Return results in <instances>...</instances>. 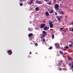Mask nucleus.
<instances>
[{"instance_id":"nucleus-40","label":"nucleus","mask_w":73,"mask_h":73,"mask_svg":"<svg viewBox=\"0 0 73 73\" xmlns=\"http://www.w3.org/2000/svg\"><path fill=\"white\" fill-rule=\"evenodd\" d=\"M63 50H64V51L66 50H65L64 49H63Z\"/></svg>"},{"instance_id":"nucleus-19","label":"nucleus","mask_w":73,"mask_h":73,"mask_svg":"<svg viewBox=\"0 0 73 73\" xmlns=\"http://www.w3.org/2000/svg\"><path fill=\"white\" fill-rule=\"evenodd\" d=\"M53 48V47H52V46H50L49 48L48 49H52V48Z\"/></svg>"},{"instance_id":"nucleus-30","label":"nucleus","mask_w":73,"mask_h":73,"mask_svg":"<svg viewBox=\"0 0 73 73\" xmlns=\"http://www.w3.org/2000/svg\"><path fill=\"white\" fill-rule=\"evenodd\" d=\"M70 42H71V44H73V42L71 41Z\"/></svg>"},{"instance_id":"nucleus-45","label":"nucleus","mask_w":73,"mask_h":73,"mask_svg":"<svg viewBox=\"0 0 73 73\" xmlns=\"http://www.w3.org/2000/svg\"><path fill=\"white\" fill-rule=\"evenodd\" d=\"M24 0V1H25V0Z\"/></svg>"},{"instance_id":"nucleus-22","label":"nucleus","mask_w":73,"mask_h":73,"mask_svg":"<svg viewBox=\"0 0 73 73\" xmlns=\"http://www.w3.org/2000/svg\"><path fill=\"white\" fill-rule=\"evenodd\" d=\"M20 6H23V3H20Z\"/></svg>"},{"instance_id":"nucleus-2","label":"nucleus","mask_w":73,"mask_h":73,"mask_svg":"<svg viewBox=\"0 0 73 73\" xmlns=\"http://www.w3.org/2000/svg\"><path fill=\"white\" fill-rule=\"evenodd\" d=\"M54 7L56 11H58V8H59V5H58V4H55Z\"/></svg>"},{"instance_id":"nucleus-36","label":"nucleus","mask_w":73,"mask_h":73,"mask_svg":"<svg viewBox=\"0 0 73 73\" xmlns=\"http://www.w3.org/2000/svg\"><path fill=\"white\" fill-rule=\"evenodd\" d=\"M58 65H61V63H58Z\"/></svg>"},{"instance_id":"nucleus-20","label":"nucleus","mask_w":73,"mask_h":73,"mask_svg":"<svg viewBox=\"0 0 73 73\" xmlns=\"http://www.w3.org/2000/svg\"><path fill=\"white\" fill-rule=\"evenodd\" d=\"M36 4H39V1H36Z\"/></svg>"},{"instance_id":"nucleus-11","label":"nucleus","mask_w":73,"mask_h":73,"mask_svg":"<svg viewBox=\"0 0 73 73\" xmlns=\"http://www.w3.org/2000/svg\"><path fill=\"white\" fill-rule=\"evenodd\" d=\"M33 36V34L30 33L28 35L29 37H31Z\"/></svg>"},{"instance_id":"nucleus-3","label":"nucleus","mask_w":73,"mask_h":73,"mask_svg":"<svg viewBox=\"0 0 73 73\" xmlns=\"http://www.w3.org/2000/svg\"><path fill=\"white\" fill-rule=\"evenodd\" d=\"M53 23V22L52 21L49 22V24L50 27V28H53V24H52Z\"/></svg>"},{"instance_id":"nucleus-37","label":"nucleus","mask_w":73,"mask_h":73,"mask_svg":"<svg viewBox=\"0 0 73 73\" xmlns=\"http://www.w3.org/2000/svg\"><path fill=\"white\" fill-rule=\"evenodd\" d=\"M71 63L72 64V65H73V62H71Z\"/></svg>"},{"instance_id":"nucleus-23","label":"nucleus","mask_w":73,"mask_h":73,"mask_svg":"<svg viewBox=\"0 0 73 73\" xmlns=\"http://www.w3.org/2000/svg\"><path fill=\"white\" fill-rule=\"evenodd\" d=\"M47 4H50V5H51V4H52V3L51 2H49V3H47Z\"/></svg>"},{"instance_id":"nucleus-15","label":"nucleus","mask_w":73,"mask_h":73,"mask_svg":"<svg viewBox=\"0 0 73 73\" xmlns=\"http://www.w3.org/2000/svg\"><path fill=\"white\" fill-rule=\"evenodd\" d=\"M52 39H53V38H54V34L52 35Z\"/></svg>"},{"instance_id":"nucleus-25","label":"nucleus","mask_w":73,"mask_h":73,"mask_svg":"<svg viewBox=\"0 0 73 73\" xmlns=\"http://www.w3.org/2000/svg\"><path fill=\"white\" fill-rule=\"evenodd\" d=\"M72 65V63H70L69 64V66H71Z\"/></svg>"},{"instance_id":"nucleus-13","label":"nucleus","mask_w":73,"mask_h":73,"mask_svg":"<svg viewBox=\"0 0 73 73\" xmlns=\"http://www.w3.org/2000/svg\"><path fill=\"white\" fill-rule=\"evenodd\" d=\"M33 0H31V1L29 3V4H30V5L32 4H33Z\"/></svg>"},{"instance_id":"nucleus-32","label":"nucleus","mask_w":73,"mask_h":73,"mask_svg":"<svg viewBox=\"0 0 73 73\" xmlns=\"http://www.w3.org/2000/svg\"><path fill=\"white\" fill-rule=\"evenodd\" d=\"M64 29V28H60V30H62V29Z\"/></svg>"},{"instance_id":"nucleus-44","label":"nucleus","mask_w":73,"mask_h":73,"mask_svg":"<svg viewBox=\"0 0 73 73\" xmlns=\"http://www.w3.org/2000/svg\"><path fill=\"white\" fill-rule=\"evenodd\" d=\"M63 66V65L61 66Z\"/></svg>"},{"instance_id":"nucleus-9","label":"nucleus","mask_w":73,"mask_h":73,"mask_svg":"<svg viewBox=\"0 0 73 73\" xmlns=\"http://www.w3.org/2000/svg\"><path fill=\"white\" fill-rule=\"evenodd\" d=\"M46 16H49V13H48V12L46 11Z\"/></svg>"},{"instance_id":"nucleus-8","label":"nucleus","mask_w":73,"mask_h":73,"mask_svg":"<svg viewBox=\"0 0 73 73\" xmlns=\"http://www.w3.org/2000/svg\"><path fill=\"white\" fill-rule=\"evenodd\" d=\"M59 13L60 15H64V12L62 11H60L59 12Z\"/></svg>"},{"instance_id":"nucleus-6","label":"nucleus","mask_w":73,"mask_h":73,"mask_svg":"<svg viewBox=\"0 0 73 73\" xmlns=\"http://www.w3.org/2000/svg\"><path fill=\"white\" fill-rule=\"evenodd\" d=\"M45 24H42L40 25V28H43L45 27Z\"/></svg>"},{"instance_id":"nucleus-7","label":"nucleus","mask_w":73,"mask_h":73,"mask_svg":"<svg viewBox=\"0 0 73 73\" xmlns=\"http://www.w3.org/2000/svg\"><path fill=\"white\" fill-rule=\"evenodd\" d=\"M42 35H45V36H47V34H46V31H42Z\"/></svg>"},{"instance_id":"nucleus-31","label":"nucleus","mask_w":73,"mask_h":73,"mask_svg":"<svg viewBox=\"0 0 73 73\" xmlns=\"http://www.w3.org/2000/svg\"><path fill=\"white\" fill-rule=\"evenodd\" d=\"M55 14L56 15H57V13H55Z\"/></svg>"},{"instance_id":"nucleus-47","label":"nucleus","mask_w":73,"mask_h":73,"mask_svg":"<svg viewBox=\"0 0 73 73\" xmlns=\"http://www.w3.org/2000/svg\"><path fill=\"white\" fill-rule=\"evenodd\" d=\"M55 0V1H56V0Z\"/></svg>"},{"instance_id":"nucleus-12","label":"nucleus","mask_w":73,"mask_h":73,"mask_svg":"<svg viewBox=\"0 0 73 73\" xmlns=\"http://www.w3.org/2000/svg\"><path fill=\"white\" fill-rule=\"evenodd\" d=\"M68 60H69V61H72V60H73V59L72 58L70 57L68 58Z\"/></svg>"},{"instance_id":"nucleus-38","label":"nucleus","mask_w":73,"mask_h":73,"mask_svg":"<svg viewBox=\"0 0 73 73\" xmlns=\"http://www.w3.org/2000/svg\"><path fill=\"white\" fill-rule=\"evenodd\" d=\"M65 17H66V18H67V17H68V16H66Z\"/></svg>"},{"instance_id":"nucleus-4","label":"nucleus","mask_w":73,"mask_h":73,"mask_svg":"<svg viewBox=\"0 0 73 73\" xmlns=\"http://www.w3.org/2000/svg\"><path fill=\"white\" fill-rule=\"evenodd\" d=\"M55 47L57 48H60V44L58 43H56L55 44Z\"/></svg>"},{"instance_id":"nucleus-17","label":"nucleus","mask_w":73,"mask_h":73,"mask_svg":"<svg viewBox=\"0 0 73 73\" xmlns=\"http://www.w3.org/2000/svg\"><path fill=\"white\" fill-rule=\"evenodd\" d=\"M61 54H63V52L61 51L59 52Z\"/></svg>"},{"instance_id":"nucleus-14","label":"nucleus","mask_w":73,"mask_h":73,"mask_svg":"<svg viewBox=\"0 0 73 73\" xmlns=\"http://www.w3.org/2000/svg\"><path fill=\"white\" fill-rule=\"evenodd\" d=\"M35 9L36 11H39V8L38 7H36L35 8Z\"/></svg>"},{"instance_id":"nucleus-27","label":"nucleus","mask_w":73,"mask_h":73,"mask_svg":"<svg viewBox=\"0 0 73 73\" xmlns=\"http://www.w3.org/2000/svg\"><path fill=\"white\" fill-rule=\"evenodd\" d=\"M66 49H68V48H69V47L68 46H66Z\"/></svg>"},{"instance_id":"nucleus-46","label":"nucleus","mask_w":73,"mask_h":73,"mask_svg":"<svg viewBox=\"0 0 73 73\" xmlns=\"http://www.w3.org/2000/svg\"><path fill=\"white\" fill-rule=\"evenodd\" d=\"M36 53V54H37V53Z\"/></svg>"},{"instance_id":"nucleus-5","label":"nucleus","mask_w":73,"mask_h":73,"mask_svg":"<svg viewBox=\"0 0 73 73\" xmlns=\"http://www.w3.org/2000/svg\"><path fill=\"white\" fill-rule=\"evenodd\" d=\"M10 53L9 54V55H11V54L12 53V50H9L7 52V53Z\"/></svg>"},{"instance_id":"nucleus-10","label":"nucleus","mask_w":73,"mask_h":73,"mask_svg":"<svg viewBox=\"0 0 73 73\" xmlns=\"http://www.w3.org/2000/svg\"><path fill=\"white\" fill-rule=\"evenodd\" d=\"M47 29H49V28H48L47 26H45L44 27V31H47Z\"/></svg>"},{"instance_id":"nucleus-41","label":"nucleus","mask_w":73,"mask_h":73,"mask_svg":"<svg viewBox=\"0 0 73 73\" xmlns=\"http://www.w3.org/2000/svg\"><path fill=\"white\" fill-rule=\"evenodd\" d=\"M61 62H62V60H60V63H61Z\"/></svg>"},{"instance_id":"nucleus-34","label":"nucleus","mask_w":73,"mask_h":73,"mask_svg":"<svg viewBox=\"0 0 73 73\" xmlns=\"http://www.w3.org/2000/svg\"><path fill=\"white\" fill-rule=\"evenodd\" d=\"M71 31H72V32H73V28H72V30H71Z\"/></svg>"},{"instance_id":"nucleus-28","label":"nucleus","mask_w":73,"mask_h":73,"mask_svg":"<svg viewBox=\"0 0 73 73\" xmlns=\"http://www.w3.org/2000/svg\"><path fill=\"white\" fill-rule=\"evenodd\" d=\"M59 70H60V71H61V70H62V68H59Z\"/></svg>"},{"instance_id":"nucleus-43","label":"nucleus","mask_w":73,"mask_h":73,"mask_svg":"<svg viewBox=\"0 0 73 73\" xmlns=\"http://www.w3.org/2000/svg\"><path fill=\"white\" fill-rule=\"evenodd\" d=\"M63 31H65V30H63Z\"/></svg>"},{"instance_id":"nucleus-1","label":"nucleus","mask_w":73,"mask_h":73,"mask_svg":"<svg viewBox=\"0 0 73 73\" xmlns=\"http://www.w3.org/2000/svg\"><path fill=\"white\" fill-rule=\"evenodd\" d=\"M62 16H56V18L59 21H61V20L62 19Z\"/></svg>"},{"instance_id":"nucleus-24","label":"nucleus","mask_w":73,"mask_h":73,"mask_svg":"<svg viewBox=\"0 0 73 73\" xmlns=\"http://www.w3.org/2000/svg\"><path fill=\"white\" fill-rule=\"evenodd\" d=\"M42 4V2H41V1H39V4Z\"/></svg>"},{"instance_id":"nucleus-48","label":"nucleus","mask_w":73,"mask_h":73,"mask_svg":"<svg viewBox=\"0 0 73 73\" xmlns=\"http://www.w3.org/2000/svg\"><path fill=\"white\" fill-rule=\"evenodd\" d=\"M45 0V1L46 0Z\"/></svg>"},{"instance_id":"nucleus-29","label":"nucleus","mask_w":73,"mask_h":73,"mask_svg":"<svg viewBox=\"0 0 73 73\" xmlns=\"http://www.w3.org/2000/svg\"><path fill=\"white\" fill-rule=\"evenodd\" d=\"M45 35H44V34H42V36H43V37H45Z\"/></svg>"},{"instance_id":"nucleus-16","label":"nucleus","mask_w":73,"mask_h":73,"mask_svg":"<svg viewBox=\"0 0 73 73\" xmlns=\"http://www.w3.org/2000/svg\"><path fill=\"white\" fill-rule=\"evenodd\" d=\"M53 10H52L50 11V13H53Z\"/></svg>"},{"instance_id":"nucleus-39","label":"nucleus","mask_w":73,"mask_h":73,"mask_svg":"<svg viewBox=\"0 0 73 73\" xmlns=\"http://www.w3.org/2000/svg\"><path fill=\"white\" fill-rule=\"evenodd\" d=\"M69 31H71V28L69 29Z\"/></svg>"},{"instance_id":"nucleus-26","label":"nucleus","mask_w":73,"mask_h":73,"mask_svg":"<svg viewBox=\"0 0 73 73\" xmlns=\"http://www.w3.org/2000/svg\"><path fill=\"white\" fill-rule=\"evenodd\" d=\"M43 42H45V38H44L43 39Z\"/></svg>"},{"instance_id":"nucleus-35","label":"nucleus","mask_w":73,"mask_h":73,"mask_svg":"<svg viewBox=\"0 0 73 73\" xmlns=\"http://www.w3.org/2000/svg\"><path fill=\"white\" fill-rule=\"evenodd\" d=\"M41 38L42 39H43V38H44V37L43 36H42V37H41Z\"/></svg>"},{"instance_id":"nucleus-21","label":"nucleus","mask_w":73,"mask_h":73,"mask_svg":"<svg viewBox=\"0 0 73 73\" xmlns=\"http://www.w3.org/2000/svg\"><path fill=\"white\" fill-rule=\"evenodd\" d=\"M35 46H37L38 45V44H37V43H35Z\"/></svg>"},{"instance_id":"nucleus-42","label":"nucleus","mask_w":73,"mask_h":73,"mask_svg":"<svg viewBox=\"0 0 73 73\" xmlns=\"http://www.w3.org/2000/svg\"><path fill=\"white\" fill-rule=\"evenodd\" d=\"M20 1H22V0H20Z\"/></svg>"},{"instance_id":"nucleus-18","label":"nucleus","mask_w":73,"mask_h":73,"mask_svg":"<svg viewBox=\"0 0 73 73\" xmlns=\"http://www.w3.org/2000/svg\"><path fill=\"white\" fill-rule=\"evenodd\" d=\"M69 46L70 47V48H72L73 46L72 44H71L69 45Z\"/></svg>"},{"instance_id":"nucleus-33","label":"nucleus","mask_w":73,"mask_h":73,"mask_svg":"<svg viewBox=\"0 0 73 73\" xmlns=\"http://www.w3.org/2000/svg\"><path fill=\"white\" fill-rule=\"evenodd\" d=\"M29 54H32V52H29Z\"/></svg>"}]
</instances>
